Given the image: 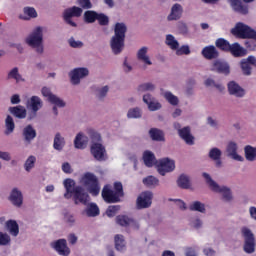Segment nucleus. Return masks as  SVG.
Masks as SVG:
<instances>
[{"mask_svg":"<svg viewBox=\"0 0 256 256\" xmlns=\"http://www.w3.org/2000/svg\"><path fill=\"white\" fill-rule=\"evenodd\" d=\"M63 186L65 189L64 199H71L73 197L75 205H88L89 201H91V197L89 193L85 191L83 186H75V180L71 178H67L63 181Z\"/></svg>","mask_w":256,"mask_h":256,"instance_id":"nucleus-1","label":"nucleus"},{"mask_svg":"<svg viewBox=\"0 0 256 256\" xmlns=\"http://www.w3.org/2000/svg\"><path fill=\"white\" fill-rule=\"evenodd\" d=\"M28 47H31L37 55L45 53V46L43 45V27H36L25 39Z\"/></svg>","mask_w":256,"mask_h":256,"instance_id":"nucleus-2","label":"nucleus"},{"mask_svg":"<svg viewBox=\"0 0 256 256\" xmlns=\"http://www.w3.org/2000/svg\"><path fill=\"white\" fill-rule=\"evenodd\" d=\"M80 183L86 187L88 193H90V195L93 197H97V195L101 193V184H99V179L91 172H86L82 176Z\"/></svg>","mask_w":256,"mask_h":256,"instance_id":"nucleus-3","label":"nucleus"},{"mask_svg":"<svg viewBox=\"0 0 256 256\" xmlns=\"http://www.w3.org/2000/svg\"><path fill=\"white\" fill-rule=\"evenodd\" d=\"M202 177L206 180V183L208 187L213 191L214 193H222V197L224 201H231L233 199V195L231 194V189H229L226 186H219L213 178H211V175H209L207 172H204L202 174Z\"/></svg>","mask_w":256,"mask_h":256,"instance_id":"nucleus-4","label":"nucleus"},{"mask_svg":"<svg viewBox=\"0 0 256 256\" xmlns=\"http://www.w3.org/2000/svg\"><path fill=\"white\" fill-rule=\"evenodd\" d=\"M230 33L237 39H254L256 41V31L243 22L236 23Z\"/></svg>","mask_w":256,"mask_h":256,"instance_id":"nucleus-5","label":"nucleus"},{"mask_svg":"<svg viewBox=\"0 0 256 256\" xmlns=\"http://www.w3.org/2000/svg\"><path fill=\"white\" fill-rule=\"evenodd\" d=\"M242 237L244 238V251L248 255L255 253V234L247 226L241 228Z\"/></svg>","mask_w":256,"mask_h":256,"instance_id":"nucleus-6","label":"nucleus"},{"mask_svg":"<svg viewBox=\"0 0 256 256\" xmlns=\"http://www.w3.org/2000/svg\"><path fill=\"white\" fill-rule=\"evenodd\" d=\"M81 15H83V8L72 6L64 10L62 17L67 25L77 27V23L73 21V17H81Z\"/></svg>","mask_w":256,"mask_h":256,"instance_id":"nucleus-7","label":"nucleus"},{"mask_svg":"<svg viewBox=\"0 0 256 256\" xmlns=\"http://www.w3.org/2000/svg\"><path fill=\"white\" fill-rule=\"evenodd\" d=\"M157 171L162 177L167 175V173H171L175 171V160L170 158H162L156 162Z\"/></svg>","mask_w":256,"mask_h":256,"instance_id":"nucleus-8","label":"nucleus"},{"mask_svg":"<svg viewBox=\"0 0 256 256\" xmlns=\"http://www.w3.org/2000/svg\"><path fill=\"white\" fill-rule=\"evenodd\" d=\"M70 82L73 85H79L81 83V79H85V77H89V69L85 67L74 68L69 72Z\"/></svg>","mask_w":256,"mask_h":256,"instance_id":"nucleus-9","label":"nucleus"},{"mask_svg":"<svg viewBox=\"0 0 256 256\" xmlns=\"http://www.w3.org/2000/svg\"><path fill=\"white\" fill-rule=\"evenodd\" d=\"M50 247L56 251L60 256L71 255V248L67 245L65 238L58 239L50 243Z\"/></svg>","mask_w":256,"mask_h":256,"instance_id":"nucleus-10","label":"nucleus"},{"mask_svg":"<svg viewBox=\"0 0 256 256\" xmlns=\"http://www.w3.org/2000/svg\"><path fill=\"white\" fill-rule=\"evenodd\" d=\"M256 67V57L253 55L248 56L240 61V69L242 71V75L245 77H251L253 75V67Z\"/></svg>","mask_w":256,"mask_h":256,"instance_id":"nucleus-11","label":"nucleus"},{"mask_svg":"<svg viewBox=\"0 0 256 256\" xmlns=\"http://www.w3.org/2000/svg\"><path fill=\"white\" fill-rule=\"evenodd\" d=\"M153 203V192H142L136 200L137 209H149Z\"/></svg>","mask_w":256,"mask_h":256,"instance_id":"nucleus-12","label":"nucleus"},{"mask_svg":"<svg viewBox=\"0 0 256 256\" xmlns=\"http://www.w3.org/2000/svg\"><path fill=\"white\" fill-rule=\"evenodd\" d=\"M244 3H253L255 0H243ZM230 7L235 11V13H239L240 15H248L249 14V6L243 4L241 0H228Z\"/></svg>","mask_w":256,"mask_h":256,"instance_id":"nucleus-13","label":"nucleus"},{"mask_svg":"<svg viewBox=\"0 0 256 256\" xmlns=\"http://www.w3.org/2000/svg\"><path fill=\"white\" fill-rule=\"evenodd\" d=\"M102 199L105 203H119L121 196L112 190L110 185H105L102 189Z\"/></svg>","mask_w":256,"mask_h":256,"instance_id":"nucleus-14","label":"nucleus"},{"mask_svg":"<svg viewBox=\"0 0 256 256\" xmlns=\"http://www.w3.org/2000/svg\"><path fill=\"white\" fill-rule=\"evenodd\" d=\"M227 89H228L229 95H232L233 97H236L237 99H243V97H245V95H247V91H245V89L243 87H241V85H239V83H237L236 81H233V80L228 82Z\"/></svg>","mask_w":256,"mask_h":256,"instance_id":"nucleus-15","label":"nucleus"},{"mask_svg":"<svg viewBox=\"0 0 256 256\" xmlns=\"http://www.w3.org/2000/svg\"><path fill=\"white\" fill-rule=\"evenodd\" d=\"M116 222L121 227H131V229H134V231H139L140 228L139 222L137 220L126 215L117 216Z\"/></svg>","mask_w":256,"mask_h":256,"instance_id":"nucleus-16","label":"nucleus"},{"mask_svg":"<svg viewBox=\"0 0 256 256\" xmlns=\"http://www.w3.org/2000/svg\"><path fill=\"white\" fill-rule=\"evenodd\" d=\"M210 71H214L215 73H220L222 75H229L231 73V66H229L227 61L218 59L212 63Z\"/></svg>","mask_w":256,"mask_h":256,"instance_id":"nucleus-17","label":"nucleus"},{"mask_svg":"<svg viewBox=\"0 0 256 256\" xmlns=\"http://www.w3.org/2000/svg\"><path fill=\"white\" fill-rule=\"evenodd\" d=\"M90 153L96 159V161H105V157L107 155V151L105 150V146L101 143H93L90 146Z\"/></svg>","mask_w":256,"mask_h":256,"instance_id":"nucleus-18","label":"nucleus"},{"mask_svg":"<svg viewBox=\"0 0 256 256\" xmlns=\"http://www.w3.org/2000/svg\"><path fill=\"white\" fill-rule=\"evenodd\" d=\"M43 97L47 98V101L52 105H56L57 107H65V101L59 98L57 95L51 93V89L48 87H43L41 90Z\"/></svg>","mask_w":256,"mask_h":256,"instance_id":"nucleus-19","label":"nucleus"},{"mask_svg":"<svg viewBox=\"0 0 256 256\" xmlns=\"http://www.w3.org/2000/svg\"><path fill=\"white\" fill-rule=\"evenodd\" d=\"M110 49L113 55H121L125 49V38L112 36L110 39Z\"/></svg>","mask_w":256,"mask_h":256,"instance_id":"nucleus-20","label":"nucleus"},{"mask_svg":"<svg viewBox=\"0 0 256 256\" xmlns=\"http://www.w3.org/2000/svg\"><path fill=\"white\" fill-rule=\"evenodd\" d=\"M238 149L239 147L237 146V143L229 142L226 147L227 157L233 159V161H239L240 163H243V161H245V158L237 153Z\"/></svg>","mask_w":256,"mask_h":256,"instance_id":"nucleus-21","label":"nucleus"},{"mask_svg":"<svg viewBox=\"0 0 256 256\" xmlns=\"http://www.w3.org/2000/svg\"><path fill=\"white\" fill-rule=\"evenodd\" d=\"M149 47L143 46L141 47L137 53L136 58L140 63H143L144 67H149L153 65V62L151 61V57H149Z\"/></svg>","mask_w":256,"mask_h":256,"instance_id":"nucleus-22","label":"nucleus"},{"mask_svg":"<svg viewBox=\"0 0 256 256\" xmlns=\"http://www.w3.org/2000/svg\"><path fill=\"white\" fill-rule=\"evenodd\" d=\"M222 155L223 152L217 147L211 148L208 153L209 159L215 162V167H217L218 169H220V167H223V162L221 161Z\"/></svg>","mask_w":256,"mask_h":256,"instance_id":"nucleus-23","label":"nucleus"},{"mask_svg":"<svg viewBox=\"0 0 256 256\" xmlns=\"http://www.w3.org/2000/svg\"><path fill=\"white\" fill-rule=\"evenodd\" d=\"M22 137L28 145L31 144V141L37 137V130L33 128L31 124L27 125L26 127L23 128L22 130Z\"/></svg>","mask_w":256,"mask_h":256,"instance_id":"nucleus-24","label":"nucleus"},{"mask_svg":"<svg viewBox=\"0 0 256 256\" xmlns=\"http://www.w3.org/2000/svg\"><path fill=\"white\" fill-rule=\"evenodd\" d=\"M27 109H31L34 111V113H37V111H40V109H43V100L39 98V96H32L30 99L26 102Z\"/></svg>","mask_w":256,"mask_h":256,"instance_id":"nucleus-25","label":"nucleus"},{"mask_svg":"<svg viewBox=\"0 0 256 256\" xmlns=\"http://www.w3.org/2000/svg\"><path fill=\"white\" fill-rule=\"evenodd\" d=\"M228 53H231L233 57H245L247 55V49H245L239 42L230 44Z\"/></svg>","mask_w":256,"mask_h":256,"instance_id":"nucleus-26","label":"nucleus"},{"mask_svg":"<svg viewBox=\"0 0 256 256\" xmlns=\"http://www.w3.org/2000/svg\"><path fill=\"white\" fill-rule=\"evenodd\" d=\"M183 15V6L181 4L176 3L172 6L170 14L167 16L168 21H179L181 16Z\"/></svg>","mask_w":256,"mask_h":256,"instance_id":"nucleus-27","label":"nucleus"},{"mask_svg":"<svg viewBox=\"0 0 256 256\" xmlns=\"http://www.w3.org/2000/svg\"><path fill=\"white\" fill-rule=\"evenodd\" d=\"M201 53L203 58L208 59L209 61H211V59H217V57H219V51L214 45L204 47Z\"/></svg>","mask_w":256,"mask_h":256,"instance_id":"nucleus-28","label":"nucleus"},{"mask_svg":"<svg viewBox=\"0 0 256 256\" xmlns=\"http://www.w3.org/2000/svg\"><path fill=\"white\" fill-rule=\"evenodd\" d=\"M178 135L185 141L186 145H195V137L191 135V127L182 128Z\"/></svg>","mask_w":256,"mask_h":256,"instance_id":"nucleus-29","label":"nucleus"},{"mask_svg":"<svg viewBox=\"0 0 256 256\" xmlns=\"http://www.w3.org/2000/svg\"><path fill=\"white\" fill-rule=\"evenodd\" d=\"M10 201L15 207L23 205V193L17 188H13L10 194Z\"/></svg>","mask_w":256,"mask_h":256,"instance_id":"nucleus-30","label":"nucleus"},{"mask_svg":"<svg viewBox=\"0 0 256 256\" xmlns=\"http://www.w3.org/2000/svg\"><path fill=\"white\" fill-rule=\"evenodd\" d=\"M89 143V137H87L83 132H79L74 139L75 149H85Z\"/></svg>","mask_w":256,"mask_h":256,"instance_id":"nucleus-31","label":"nucleus"},{"mask_svg":"<svg viewBox=\"0 0 256 256\" xmlns=\"http://www.w3.org/2000/svg\"><path fill=\"white\" fill-rule=\"evenodd\" d=\"M126 34H127V24H125L124 22H117L114 25V35L112 37L125 39Z\"/></svg>","mask_w":256,"mask_h":256,"instance_id":"nucleus-32","label":"nucleus"},{"mask_svg":"<svg viewBox=\"0 0 256 256\" xmlns=\"http://www.w3.org/2000/svg\"><path fill=\"white\" fill-rule=\"evenodd\" d=\"M9 111L11 115L16 117L17 119H25V117H27V109H25V106L18 105L10 107Z\"/></svg>","mask_w":256,"mask_h":256,"instance_id":"nucleus-33","label":"nucleus"},{"mask_svg":"<svg viewBox=\"0 0 256 256\" xmlns=\"http://www.w3.org/2000/svg\"><path fill=\"white\" fill-rule=\"evenodd\" d=\"M65 145V137H63L61 133L57 132L54 136L53 149H55V151H61L65 148Z\"/></svg>","mask_w":256,"mask_h":256,"instance_id":"nucleus-34","label":"nucleus"},{"mask_svg":"<svg viewBox=\"0 0 256 256\" xmlns=\"http://www.w3.org/2000/svg\"><path fill=\"white\" fill-rule=\"evenodd\" d=\"M143 161L146 167H153V165H157L158 160L155 158V154H153V152L146 150L143 153Z\"/></svg>","mask_w":256,"mask_h":256,"instance_id":"nucleus-35","label":"nucleus"},{"mask_svg":"<svg viewBox=\"0 0 256 256\" xmlns=\"http://www.w3.org/2000/svg\"><path fill=\"white\" fill-rule=\"evenodd\" d=\"M6 229L12 237H17L19 235V224L15 220L6 221Z\"/></svg>","mask_w":256,"mask_h":256,"instance_id":"nucleus-36","label":"nucleus"},{"mask_svg":"<svg viewBox=\"0 0 256 256\" xmlns=\"http://www.w3.org/2000/svg\"><path fill=\"white\" fill-rule=\"evenodd\" d=\"M244 155L246 161H256V147H253L251 145H246L244 147Z\"/></svg>","mask_w":256,"mask_h":256,"instance_id":"nucleus-37","label":"nucleus"},{"mask_svg":"<svg viewBox=\"0 0 256 256\" xmlns=\"http://www.w3.org/2000/svg\"><path fill=\"white\" fill-rule=\"evenodd\" d=\"M84 213L87 215V217H97L100 213L99 206H97L96 203L92 202L87 205Z\"/></svg>","mask_w":256,"mask_h":256,"instance_id":"nucleus-38","label":"nucleus"},{"mask_svg":"<svg viewBox=\"0 0 256 256\" xmlns=\"http://www.w3.org/2000/svg\"><path fill=\"white\" fill-rule=\"evenodd\" d=\"M188 209L190 211H197L198 213H207V208L205 207V203L201 201H193L189 204Z\"/></svg>","mask_w":256,"mask_h":256,"instance_id":"nucleus-39","label":"nucleus"},{"mask_svg":"<svg viewBox=\"0 0 256 256\" xmlns=\"http://www.w3.org/2000/svg\"><path fill=\"white\" fill-rule=\"evenodd\" d=\"M162 95L166 101L172 105L173 107H177L179 105V97L175 96V94L171 93V91H164Z\"/></svg>","mask_w":256,"mask_h":256,"instance_id":"nucleus-40","label":"nucleus"},{"mask_svg":"<svg viewBox=\"0 0 256 256\" xmlns=\"http://www.w3.org/2000/svg\"><path fill=\"white\" fill-rule=\"evenodd\" d=\"M215 45H216L217 49H220V51H224V53H229L231 43H229V41L226 40L225 38H218L215 41Z\"/></svg>","mask_w":256,"mask_h":256,"instance_id":"nucleus-41","label":"nucleus"},{"mask_svg":"<svg viewBox=\"0 0 256 256\" xmlns=\"http://www.w3.org/2000/svg\"><path fill=\"white\" fill-rule=\"evenodd\" d=\"M149 135L152 141H165V134L163 133L162 130H159L157 128L150 129Z\"/></svg>","mask_w":256,"mask_h":256,"instance_id":"nucleus-42","label":"nucleus"},{"mask_svg":"<svg viewBox=\"0 0 256 256\" xmlns=\"http://www.w3.org/2000/svg\"><path fill=\"white\" fill-rule=\"evenodd\" d=\"M177 185L178 187H180V189H190L191 188V180L189 179V176L182 174L180 175V177L178 178L177 181Z\"/></svg>","mask_w":256,"mask_h":256,"instance_id":"nucleus-43","label":"nucleus"},{"mask_svg":"<svg viewBox=\"0 0 256 256\" xmlns=\"http://www.w3.org/2000/svg\"><path fill=\"white\" fill-rule=\"evenodd\" d=\"M166 45L172 49V51H177L179 49V41L175 39V36L173 34H167L166 35Z\"/></svg>","mask_w":256,"mask_h":256,"instance_id":"nucleus-44","label":"nucleus"},{"mask_svg":"<svg viewBox=\"0 0 256 256\" xmlns=\"http://www.w3.org/2000/svg\"><path fill=\"white\" fill-rule=\"evenodd\" d=\"M5 135H11L15 131V121L11 115H8L5 119Z\"/></svg>","mask_w":256,"mask_h":256,"instance_id":"nucleus-45","label":"nucleus"},{"mask_svg":"<svg viewBox=\"0 0 256 256\" xmlns=\"http://www.w3.org/2000/svg\"><path fill=\"white\" fill-rule=\"evenodd\" d=\"M114 241L116 251H125V249H127V247L125 246V237H123V235L117 234L114 237Z\"/></svg>","mask_w":256,"mask_h":256,"instance_id":"nucleus-46","label":"nucleus"},{"mask_svg":"<svg viewBox=\"0 0 256 256\" xmlns=\"http://www.w3.org/2000/svg\"><path fill=\"white\" fill-rule=\"evenodd\" d=\"M98 14L95 10H87L84 12V21L88 24L95 23Z\"/></svg>","mask_w":256,"mask_h":256,"instance_id":"nucleus-47","label":"nucleus"},{"mask_svg":"<svg viewBox=\"0 0 256 256\" xmlns=\"http://www.w3.org/2000/svg\"><path fill=\"white\" fill-rule=\"evenodd\" d=\"M35 163H37V157L30 155L24 163L25 171L27 173H31V171L35 168Z\"/></svg>","mask_w":256,"mask_h":256,"instance_id":"nucleus-48","label":"nucleus"},{"mask_svg":"<svg viewBox=\"0 0 256 256\" xmlns=\"http://www.w3.org/2000/svg\"><path fill=\"white\" fill-rule=\"evenodd\" d=\"M7 79H15L16 83H21V81H25L23 76L19 74V68L14 67L12 70L9 71Z\"/></svg>","mask_w":256,"mask_h":256,"instance_id":"nucleus-49","label":"nucleus"},{"mask_svg":"<svg viewBox=\"0 0 256 256\" xmlns=\"http://www.w3.org/2000/svg\"><path fill=\"white\" fill-rule=\"evenodd\" d=\"M176 28L180 35H183V37H189V27L185 22L179 21L176 25Z\"/></svg>","mask_w":256,"mask_h":256,"instance_id":"nucleus-50","label":"nucleus"},{"mask_svg":"<svg viewBox=\"0 0 256 256\" xmlns=\"http://www.w3.org/2000/svg\"><path fill=\"white\" fill-rule=\"evenodd\" d=\"M142 183H144L146 187H157L159 186V179H157L155 176H147L142 180Z\"/></svg>","mask_w":256,"mask_h":256,"instance_id":"nucleus-51","label":"nucleus"},{"mask_svg":"<svg viewBox=\"0 0 256 256\" xmlns=\"http://www.w3.org/2000/svg\"><path fill=\"white\" fill-rule=\"evenodd\" d=\"M155 89H156L155 84L151 82H146L138 86L139 93H147V91L153 92L155 91Z\"/></svg>","mask_w":256,"mask_h":256,"instance_id":"nucleus-52","label":"nucleus"},{"mask_svg":"<svg viewBox=\"0 0 256 256\" xmlns=\"http://www.w3.org/2000/svg\"><path fill=\"white\" fill-rule=\"evenodd\" d=\"M127 117L128 119H141L142 117L141 109L138 107L129 109L127 112Z\"/></svg>","mask_w":256,"mask_h":256,"instance_id":"nucleus-53","label":"nucleus"},{"mask_svg":"<svg viewBox=\"0 0 256 256\" xmlns=\"http://www.w3.org/2000/svg\"><path fill=\"white\" fill-rule=\"evenodd\" d=\"M96 21H98L101 27H107L109 25V16L105 13H98Z\"/></svg>","mask_w":256,"mask_h":256,"instance_id":"nucleus-54","label":"nucleus"},{"mask_svg":"<svg viewBox=\"0 0 256 256\" xmlns=\"http://www.w3.org/2000/svg\"><path fill=\"white\" fill-rule=\"evenodd\" d=\"M88 135L92 141V145H93V143H101V134H99L95 130L90 129L88 131Z\"/></svg>","mask_w":256,"mask_h":256,"instance_id":"nucleus-55","label":"nucleus"},{"mask_svg":"<svg viewBox=\"0 0 256 256\" xmlns=\"http://www.w3.org/2000/svg\"><path fill=\"white\" fill-rule=\"evenodd\" d=\"M0 245L2 247L11 245V236L7 233L0 232Z\"/></svg>","mask_w":256,"mask_h":256,"instance_id":"nucleus-56","label":"nucleus"},{"mask_svg":"<svg viewBox=\"0 0 256 256\" xmlns=\"http://www.w3.org/2000/svg\"><path fill=\"white\" fill-rule=\"evenodd\" d=\"M107 93H109V86H104L102 88H98L96 90V97L98 99H105V97H107Z\"/></svg>","mask_w":256,"mask_h":256,"instance_id":"nucleus-57","label":"nucleus"},{"mask_svg":"<svg viewBox=\"0 0 256 256\" xmlns=\"http://www.w3.org/2000/svg\"><path fill=\"white\" fill-rule=\"evenodd\" d=\"M76 3L79 5L80 9H93V3L91 0H76Z\"/></svg>","mask_w":256,"mask_h":256,"instance_id":"nucleus-58","label":"nucleus"},{"mask_svg":"<svg viewBox=\"0 0 256 256\" xmlns=\"http://www.w3.org/2000/svg\"><path fill=\"white\" fill-rule=\"evenodd\" d=\"M204 84H205L206 87H215V88L218 89L219 91H221V90L223 89V85H221V84L215 82V81L213 80V78H208V79H206L205 82H204Z\"/></svg>","mask_w":256,"mask_h":256,"instance_id":"nucleus-59","label":"nucleus"},{"mask_svg":"<svg viewBox=\"0 0 256 256\" xmlns=\"http://www.w3.org/2000/svg\"><path fill=\"white\" fill-rule=\"evenodd\" d=\"M191 54V48H189V45H182L180 48L176 49V55H190Z\"/></svg>","mask_w":256,"mask_h":256,"instance_id":"nucleus-60","label":"nucleus"},{"mask_svg":"<svg viewBox=\"0 0 256 256\" xmlns=\"http://www.w3.org/2000/svg\"><path fill=\"white\" fill-rule=\"evenodd\" d=\"M68 43L72 49H81L84 45L82 41L75 40L74 37L69 38Z\"/></svg>","mask_w":256,"mask_h":256,"instance_id":"nucleus-61","label":"nucleus"},{"mask_svg":"<svg viewBox=\"0 0 256 256\" xmlns=\"http://www.w3.org/2000/svg\"><path fill=\"white\" fill-rule=\"evenodd\" d=\"M149 111H159L161 109L162 105L157 101V99H154L150 102V104L147 105Z\"/></svg>","mask_w":256,"mask_h":256,"instance_id":"nucleus-62","label":"nucleus"},{"mask_svg":"<svg viewBox=\"0 0 256 256\" xmlns=\"http://www.w3.org/2000/svg\"><path fill=\"white\" fill-rule=\"evenodd\" d=\"M119 209H121V207L119 205L109 206L108 209L106 210L107 217H115V215H117V211H119Z\"/></svg>","mask_w":256,"mask_h":256,"instance_id":"nucleus-63","label":"nucleus"},{"mask_svg":"<svg viewBox=\"0 0 256 256\" xmlns=\"http://www.w3.org/2000/svg\"><path fill=\"white\" fill-rule=\"evenodd\" d=\"M24 15H27L30 19H35L37 17V10L33 7H25Z\"/></svg>","mask_w":256,"mask_h":256,"instance_id":"nucleus-64","label":"nucleus"}]
</instances>
